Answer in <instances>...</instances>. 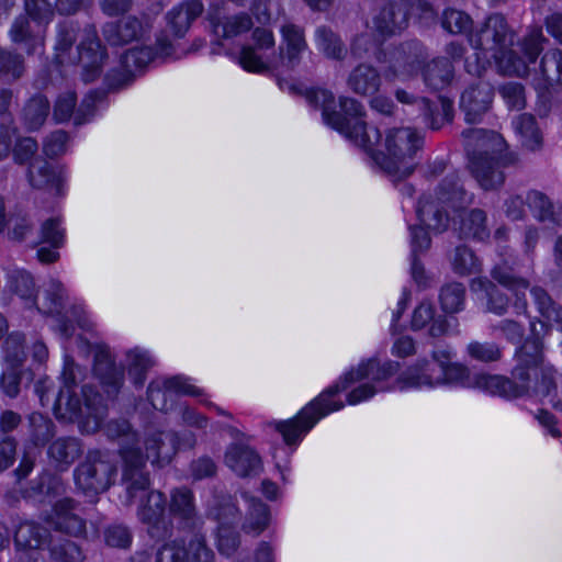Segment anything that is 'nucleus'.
Wrapping results in <instances>:
<instances>
[{"mask_svg": "<svg viewBox=\"0 0 562 562\" xmlns=\"http://www.w3.org/2000/svg\"><path fill=\"white\" fill-rule=\"evenodd\" d=\"M55 434L54 422L38 412L27 417V436L23 443V457L35 454L44 448Z\"/></svg>", "mask_w": 562, "mask_h": 562, "instance_id": "nucleus-24", "label": "nucleus"}, {"mask_svg": "<svg viewBox=\"0 0 562 562\" xmlns=\"http://www.w3.org/2000/svg\"><path fill=\"white\" fill-rule=\"evenodd\" d=\"M252 26L251 18L246 14H237L226 18L222 23L215 26V33L225 38L237 36L241 33L249 31Z\"/></svg>", "mask_w": 562, "mask_h": 562, "instance_id": "nucleus-60", "label": "nucleus"}, {"mask_svg": "<svg viewBox=\"0 0 562 562\" xmlns=\"http://www.w3.org/2000/svg\"><path fill=\"white\" fill-rule=\"evenodd\" d=\"M468 160H474V169L480 170V159L514 157L506 154V143L503 136L493 131L469 128L462 132Z\"/></svg>", "mask_w": 562, "mask_h": 562, "instance_id": "nucleus-10", "label": "nucleus"}, {"mask_svg": "<svg viewBox=\"0 0 562 562\" xmlns=\"http://www.w3.org/2000/svg\"><path fill=\"white\" fill-rule=\"evenodd\" d=\"M493 88L488 82L479 81L470 86L461 95L460 106L468 122L477 121L492 104Z\"/></svg>", "mask_w": 562, "mask_h": 562, "instance_id": "nucleus-23", "label": "nucleus"}, {"mask_svg": "<svg viewBox=\"0 0 562 562\" xmlns=\"http://www.w3.org/2000/svg\"><path fill=\"white\" fill-rule=\"evenodd\" d=\"M423 143L424 136L411 127L392 128L385 136V153L374 149L367 151L371 153L373 161L384 173L397 181L413 173L415 166L412 159Z\"/></svg>", "mask_w": 562, "mask_h": 562, "instance_id": "nucleus-6", "label": "nucleus"}, {"mask_svg": "<svg viewBox=\"0 0 562 562\" xmlns=\"http://www.w3.org/2000/svg\"><path fill=\"white\" fill-rule=\"evenodd\" d=\"M114 473L109 459H86L77 467L75 481L85 494H99L111 486Z\"/></svg>", "mask_w": 562, "mask_h": 562, "instance_id": "nucleus-13", "label": "nucleus"}, {"mask_svg": "<svg viewBox=\"0 0 562 562\" xmlns=\"http://www.w3.org/2000/svg\"><path fill=\"white\" fill-rule=\"evenodd\" d=\"M426 56L424 45L417 40L405 41L387 48L379 47L374 52L376 61L386 65L384 76L387 80L415 76Z\"/></svg>", "mask_w": 562, "mask_h": 562, "instance_id": "nucleus-9", "label": "nucleus"}, {"mask_svg": "<svg viewBox=\"0 0 562 562\" xmlns=\"http://www.w3.org/2000/svg\"><path fill=\"white\" fill-rule=\"evenodd\" d=\"M311 102L321 103L325 123L344 134L357 146L364 150H371L381 139L380 131L368 127L362 120L363 105L353 98L341 97L339 99L340 112L334 110V94L326 90H318L308 95Z\"/></svg>", "mask_w": 562, "mask_h": 562, "instance_id": "nucleus-4", "label": "nucleus"}, {"mask_svg": "<svg viewBox=\"0 0 562 562\" xmlns=\"http://www.w3.org/2000/svg\"><path fill=\"white\" fill-rule=\"evenodd\" d=\"M83 379V371L71 358L66 357L60 375L61 387L54 404L58 418L77 422L80 429L87 434L99 430L106 416L108 408L103 397L93 386L83 385L82 400L77 396L75 389Z\"/></svg>", "mask_w": 562, "mask_h": 562, "instance_id": "nucleus-3", "label": "nucleus"}, {"mask_svg": "<svg viewBox=\"0 0 562 562\" xmlns=\"http://www.w3.org/2000/svg\"><path fill=\"white\" fill-rule=\"evenodd\" d=\"M102 99V93L92 91L86 95L80 106L75 111L77 95L72 91H66L58 95L54 106V119L61 123L68 121L74 115L76 125L88 122L95 112L98 101Z\"/></svg>", "mask_w": 562, "mask_h": 562, "instance_id": "nucleus-16", "label": "nucleus"}, {"mask_svg": "<svg viewBox=\"0 0 562 562\" xmlns=\"http://www.w3.org/2000/svg\"><path fill=\"white\" fill-rule=\"evenodd\" d=\"M431 12L425 0H385L372 16L373 31L383 41L401 34L407 26L411 15Z\"/></svg>", "mask_w": 562, "mask_h": 562, "instance_id": "nucleus-8", "label": "nucleus"}, {"mask_svg": "<svg viewBox=\"0 0 562 562\" xmlns=\"http://www.w3.org/2000/svg\"><path fill=\"white\" fill-rule=\"evenodd\" d=\"M437 364L431 361H418L402 374L401 382L404 387H434L440 385V382L432 379L437 375Z\"/></svg>", "mask_w": 562, "mask_h": 562, "instance_id": "nucleus-40", "label": "nucleus"}, {"mask_svg": "<svg viewBox=\"0 0 562 562\" xmlns=\"http://www.w3.org/2000/svg\"><path fill=\"white\" fill-rule=\"evenodd\" d=\"M9 36L14 44L23 46L29 55L44 46V35L40 30H34L29 18L23 14L12 22Z\"/></svg>", "mask_w": 562, "mask_h": 562, "instance_id": "nucleus-33", "label": "nucleus"}, {"mask_svg": "<svg viewBox=\"0 0 562 562\" xmlns=\"http://www.w3.org/2000/svg\"><path fill=\"white\" fill-rule=\"evenodd\" d=\"M203 4L200 0H187L173 7L167 14V24L176 37H182L191 23L202 14Z\"/></svg>", "mask_w": 562, "mask_h": 562, "instance_id": "nucleus-30", "label": "nucleus"}, {"mask_svg": "<svg viewBox=\"0 0 562 562\" xmlns=\"http://www.w3.org/2000/svg\"><path fill=\"white\" fill-rule=\"evenodd\" d=\"M474 290L485 292L487 297V311L496 315H504L509 306V299L487 278L473 281Z\"/></svg>", "mask_w": 562, "mask_h": 562, "instance_id": "nucleus-46", "label": "nucleus"}, {"mask_svg": "<svg viewBox=\"0 0 562 562\" xmlns=\"http://www.w3.org/2000/svg\"><path fill=\"white\" fill-rule=\"evenodd\" d=\"M527 204L538 221L562 226V205L553 202L546 193L530 190Z\"/></svg>", "mask_w": 562, "mask_h": 562, "instance_id": "nucleus-34", "label": "nucleus"}, {"mask_svg": "<svg viewBox=\"0 0 562 562\" xmlns=\"http://www.w3.org/2000/svg\"><path fill=\"white\" fill-rule=\"evenodd\" d=\"M397 370L398 363L395 362L383 364L376 360L362 362L356 370L346 373L338 383L329 386L317 398L306 405L296 417L280 422L277 429L281 432L286 445H296L322 417L344 407L342 402L331 401L340 391L347 389L351 383L362 380L380 383L395 374Z\"/></svg>", "mask_w": 562, "mask_h": 562, "instance_id": "nucleus-2", "label": "nucleus"}, {"mask_svg": "<svg viewBox=\"0 0 562 562\" xmlns=\"http://www.w3.org/2000/svg\"><path fill=\"white\" fill-rule=\"evenodd\" d=\"M547 42L541 26H530L527 33L519 41L518 45L524 53V58L528 64H535L543 50V44Z\"/></svg>", "mask_w": 562, "mask_h": 562, "instance_id": "nucleus-53", "label": "nucleus"}, {"mask_svg": "<svg viewBox=\"0 0 562 562\" xmlns=\"http://www.w3.org/2000/svg\"><path fill=\"white\" fill-rule=\"evenodd\" d=\"M451 268L459 276H469L480 271V261L473 250L465 246H457L449 255Z\"/></svg>", "mask_w": 562, "mask_h": 562, "instance_id": "nucleus-50", "label": "nucleus"}, {"mask_svg": "<svg viewBox=\"0 0 562 562\" xmlns=\"http://www.w3.org/2000/svg\"><path fill=\"white\" fill-rule=\"evenodd\" d=\"M474 49L492 54L514 44V32L510 30L504 15L494 13L490 15L482 26L469 36Z\"/></svg>", "mask_w": 562, "mask_h": 562, "instance_id": "nucleus-11", "label": "nucleus"}, {"mask_svg": "<svg viewBox=\"0 0 562 562\" xmlns=\"http://www.w3.org/2000/svg\"><path fill=\"white\" fill-rule=\"evenodd\" d=\"M380 71L369 63H360L351 69L347 78L348 88L356 94L368 97L380 90Z\"/></svg>", "mask_w": 562, "mask_h": 562, "instance_id": "nucleus-27", "label": "nucleus"}, {"mask_svg": "<svg viewBox=\"0 0 562 562\" xmlns=\"http://www.w3.org/2000/svg\"><path fill=\"white\" fill-rule=\"evenodd\" d=\"M282 44L280 55L271 61H263L256 53V48L246 46L241 49L239 56L240 66L255 72H261L273 67L283 66L288 69L294 68L301 60L302 53L307 48L304 30L295 24L288 23L281 27Z\"/></svg>", "mask_w": 562, "mask_h": 562, "instance_id": "nucleus-7", "label": "nucleus"}, {"mask_svg": "<svg viewBox=\"0 0 562 562\" xmlns=\"http://www.w3.org/2000/svg\"><path fill=\"white\" fill-rule=\"evenodd\" d=\"M9 288L21 299L32 301L35 293V284L32 276L26 271L14 270L9 273Z\"/></svg>", "mask_w": 562, "mask_h": 562, "instance_id": "nucleus-63", "label": "nucleus"}, {"mask_svg": "<svg viewBox=\"0 0 562 562\" xmlns=\"http://www.w3.org/2000/svg\"><path fill=\"white\" fill-rule=\"evenodd\" d=\"M48 530L34 521L22 522L14 535L16 546L37 549L43 543H48Z\"/></svg>", "mask_w": 562, "mask_h": 562, "instance_id": "nucleus-44", "label": "nucleus"}, {"mask_svg": "<svg viewBox=\"0 0 562 562\" xmlns=\"http://www.w3.org/2000/svg\"><path fill=\"white\" fill-rule=\"evenodd\" d=\"M465 288L462 283L451 282L440 290L439 300L446 313H458L463 308Z\"/></svg>", "mask_w": 562, "mask_h": 562, "instance_id": "nucleus-56", "label": "nucleus"}, {"mask_svg": "<svg viewBox=\"0 0 562 562\" xmlns=\"http://www.w3.org/2000/svg\"><path fill=\"white\" fill-rule=\"evenodd\" d=\"M172 393L200 396L202 390L190 384L187 378L177 375L150 382L147 389V398L155 409L167 412L172 407V401L168 403V396Z\"/></svg>", "mask_w": 562, "mask_h": 562, "instance_id": "nucleus-18", "label": "nucleus"}, {"mask_svg": "<svg viewBox=\"0 0 562 562\" xmlns=\"http://www.w3.org/2000/svg\"><path fill=\"white\" fill-rule=\"evenodd\" d=\"M27 179L33 188L47 190L55 195L61 194L65 182L61 172H57L48 161L41 158L30 164Z\"/></svg>", "mask_w": 562, "mask_h": 562, "instance_id": "nucleus-25", "label": "nucleus"}, {"mask_svg": "<svg viewBox=\"0 0 562 562\" xmlns=\"http://www.w3.org/2000/svg\"><path fill=\"white\" fill-rule=\"evenodd\" d=\"M169 513L178 521V528L182 531L202 530L204 520L199 515L193 492L186 486L175 487L170 491Z\"/></svg>", "mask_w": 562, "mask_h": 562, "instance_id": "nucleus-15", "label": "nucleus"}, {"mask_svg": "<svg viewBox=\"0 0 562 562\" xmlns=\"http://www.w3.org/2000/svg\"><path fill=\"white\" fill-rule=\"evenodd\" d=\"M436 194L439 201L456 210L464 207L473 201V195L464 189L457 171L448 173L441 180Z\"/></svg>", "mask_w": 562, "mask_h": 562, "instance_id": "nucleus-29", "label": "nucleus"}, {"mask_svg": "<svg viewBox=\"0 0 562 562\" xmlns=\"http://www.w3.org/2000/svg\"><path fill=\"white\" fill-rule=\"evenodd\" d=\"M412 328L414 330L428 328V335L438 338L449 333L450 324L443 315L436 314L435 306L430 302H422L414 310Z\"/></svg>", "mask_w": 562, "mask_h": 562, "instance_id": "nucleus-28", "label": "nucleus"}, {"mask_svg": "<svg viewBox=\"0 0 562 562\" xmlns=\"http://www.w3.org/2000/svg\"><path fill=\"white\" fill-rule=\"evenodd\" d=\"M79 504L69 497L58 499L50 514L44 520L54 530L71 537H81L87 532L86 520L76 510Z\"/></svg>", "mask_w": 562, "mask_h": 562, "instance_id": "nucleus-17", "label": "nucleus"}, {"mask_svg": "<svg viewBox=\"0 0 562 562\" xmlns=\"http://www.w3.org/2000/svg\"><path fill=\"white\" fill-rule=\"evenodd\" d=\"M190 532L193 535L186 546V562H215L214 552L207 546L202 530Z\"/></svg>", "mask_w": 562, "mask_h": 562, "instance_id": "nucleus-54", "label": "nucleus"}, {"mask_svg": "<svg viewBox=\"0 0 562 562\" xmlns=\"http://www.w3.org/2000/svg\"><path fill=\"white\" fill-rule=\"evenodd\" d=\"M530 293L544 323H562V307L552 300L543 288L533 286Z\"/></svg>", "mask_w": 562, "mask_h": 562, "instance_id": "nucleus-48", "label": "nucleus"}, {"mask_svg": "<svg viewBox=\"0 0 562 562\" xmlns=\"http://www.w3.org/2000/svg\"><path fill=\"white\" fill-rule=\"evenodd\" d=\"M25 72V63L22 55L0 49V78L7 81H15Z\"/></svg>", "mask_w": 562, "mask_h": 562, "instance_id": "nucleus-55", "label": "nucleus"}, {"mask_svg": "<svg viewBox=\"0 0 562 562\" xmlns=\"http://www.w3.org/2000/svg\"><path fill=\"white\" fill-rule=\"evenodd\" d=\"M104 432L109 439L119 441L121 457H172L189 451L195 443L191 432L180 437L173 431H161L148 436L143 450L136 434L125 419L109 422Z\"/></svg>", "mask_w": 562, "mask_h": 562, "instance_id": "nucleus-5", "label": "nucleus"}, {"mask_svg": "<svg viewBox=\"0 0 562 562\" xmlns=\"http://www.w3.org/2000/svg\"><path fill=\"white\" fill-rule=\"evenodd\" d=\"M25 16L31 19L40 29L46 26L53 19L54 10L47 0H24Z\"/></svg>", "mask_w": 562, "mask_h": 562, "instance_id": "nucleus-61", "label": "nucleus"}, {"mask_svg": "<svg viewBox=\"0 0 562 562\" xmlns=\"http://www.w3.org/2000/svg\"><path fill=\"white\" fill-rule=\"evenodd\" d=\"M106 58V49L102 45L95 27H86L85 36L77 46L71 64L81 65L83 80L91 82L100 76Z\"/></svg>", "mask_w": 562, "mask_h": 562, "instance_id": "nucleus-12", "label": "nucleus"}, {"mask_svg": "<svg viewBox=\"0 0 562 562\" xmlns=\"http://www.w3.org/2000/svg\"><path fill=\"white\" fill-rule=\"evenodd\" d=\"M315 42L327 58L342 60L347 55V48L340 36L326 25L316 29Z\"/></svg>", "mask_w": 562, "mask_h": 562, "instance_id": "nucleus-42", "label": "nucleus"}, {"mask_svg": "<svg viewBox=\"0 0 562 562\" xmlns=\"http://www.w3.org/2000/svg\"><path fill=\"white\" fill-rule=\"evenodd\" d=\"M24 335L19 331L11 333L3 342L4 359L8 364L21 366L25 359Z\"/></svg>", "mask_w": 562, "mask_h": 562, "instance_id": "nucleus-64", "label": "nucleus"}, {"mask_svg": "<svg viewBox=\"0 0 562 562\" xmlns=\"http://www.w3.org/2000/svg\"><path fill=\"white\" fill-rule=\"evenodd\" d=\"M206 516L218 525L237 524L239 510L229 494L214 490L206 506Z\"/></svg>", "mask_w": 562, "mask_h": 562, "instance_id": "nucleus-35", "label": "nucleus"}, {"mask_svg": "<svg viewBox=\"0 0 562 562\" xmlns=\"http://www.w3.org/2000/svg\"><path fill=\"white\" fill-rule=\"evenodd\" d=\"M154 60L155 53L153 47H135L126 50L121 57L124 79L119 87L128 85L137 72L143 71Z\"/></svg>", "mask_w": 562, "mask_h": 562, "instance_id": "nucleus-37", "label": "nucleus"}, {"mask_svg": "<svg viewBox=\"0 0 562 562\" xmlns=\"http://www.w3.org/2000/svg\"><path fill=\"white\" fill-rule=\"evenodd\" d=\"M166 497L159 491H150L146 494V501H142L137 516L143 524L148 526L147 531L151 538L164 539L169 535V526L165 514Z\"/></svg>", "mask_w": 562, "mask_h": 562, "instance_id": "nucleus-20", "label": "nucleus"}, {"mask_svg": "<svg viewBox=\"0 0 562 562\" xmlns=\"http://www.w3.org/2000/svg\"><path fill=\"white\" fill-rule=\"evenodd\" d=\"M514 157L480 159L479 171L474 169V160H469V170L484 190L501 188L505 182L504 168L514 164Z\"/></svg>", "mask_w": 562, "mask_h": 562, "instance_id": "nucleus-22", "label": "nucleus"}, {"mask_svg": "<svg viewBox=\"0 0 562 562\" xmlns=\"http://www.w3.org/2000/svg\"><path fill=\"white\" fill-rule=\"evenodd\" d=\"M237 524H222L217 527V533H216V547L221 554L231 557L233 555L239 544V533L235 529Z\"/></svg>", "mask_w": 562, "mask_h": 562, "instance_id": "nucleus-59", "label": "nucleus"}, {"mask_svg": "<svg viewBox=\"0 0 562 562\" xmlns=\"http://www.w3.org/2000/svg\"><path fill=\"white\" fill-rule=\"evenodd\" d=\"M23 379L31 381L32 372L20 369V366L9 364L2 373L0 387L7 396L14 398L20 393V384Z\"/></svg>", "mask_w": 562, "mask_h": 562, "instance_id": "nucleus-57", "label": "nucleus"}, {"mask_svg": "<svg viewBox=\"0 0 562 562\" xmlns=\"http://www.w3.org/2000/svg\"><path fill=\"white\" fill-rule=\"evenodd\" d=\"M453 72L452 63L446 57H438L425 65L423 79L430 90L439 91L451 83Z\"/></svg>", "mask_w": 562, "mask_h": 562, "instance_id": "nucleus-36", "label": "nucleus"}, {"mask_svg": "<svg viewBox=\"0 0 562 562\" xmlns=\"http://www.w3.org/2000/svg\"><path fill=\"white\" fill-rule=\"evenodd\" d=\"M150 29L147 16L128 14L116 21L106 22L102 27V34L110 45L123 46L143 40Z\"/></svg>", "mask_w": 562, "mask_h": 562, "instance_id": "nucleus-14", "label": "nucleus"}, {"mask_svg": "<svg viewBox=\"0 0 562 562\" xmlns=\"http://www.w3.org/2000/svg\"><path fill=\"white\" fill-rule=\"evenodd\" d=\"M459 233L461 237L485 240L490 237L487 215L481 209H472L460 215Z\"/></svg>", "mask_w": 562, "mask_h": 562, "instance_id": "nucleus-39", "label": "nucleus"}, {"mask_svg": "<svg viewBox=\"0 0 562 562\" xmlns=\"http://www.w3.org/2000/svg\"><path fill=\"white\" fill-rule=\"evenodd\" d=\"M64 484L59 476L44 473L40 476L37 483L32 486L30 496H38L40 502L46 498H54L64 493Z\"/></svg>", "mask_w": 562, "mask_h": 562, "instance_id": "nucleus-58", "label": "nucleus"}, {"mask_svg": "<svg viewBox=\"0 0 562 562\" xmlns=\"http://www.w3.org/2000/svg\"><path fill=\"white\" fill-rule=\"evenodd\" d=\"M514 128L527 148L533 150L541 145L542 136L533 115L525 113L517 116L514 121Z\"/></svg>", "mask_w": 562, "mask_h": 562, "instance_id": "nucleus-51", "label": "nucleus"}, {"mask_svg": "<svg viewBox=\"0 0 562 562\" xmlns=\"http://www.w3.org/2000/svg\"><path fill=\"white\" fill-rule=\"evenodd\" d=\"M542 348V341L537 337L524 342L516 352L517 364L512 372L513 379L485 373L471 378L468 368L460 363L438 368L437 375L432 379L440 382V385L473 386L506 398H516L532 392L549 397L550 403L562 411V403L554 402L557 386L553 369L544 364Z\"/></svg>", "mask_w": 562, "mask_h": 562, "instance_id": "nucleus-1", "label": "nucleus"}, {"mask_svg": "<svg viewBox=\"0 0 562 562\" xmlns=\"http://www.w3.org/2000/svg\"><path fill=\"white\" fill-rule=\"evenodd\" d=\"M50 104L46 97L36 94L32 97L23 109V121L30 131L38 130L46 121Z\"/></svg>", "mask_w": 562, "mask_h": 562, "instance_id": "nucleus-43", "label": "nucleus"}, {"mask_svg": "<svg viewBox=\"0 0 562 562\" xmlns=\"http://www.w3.org/2000/svg\"><path fill=\"white\" fill-rule=\"evenodd\" d=\"M79 26L72 21H64L57 25L55 38V60L60 64L72 63V46L78 38Z\"/></svg>", "mask_w": 562, "mask_h": 562, "instance_id": "nucleus-38", "label": "nucleus"}, {"mask_svg": "<svg viewBox=\"0 0 562 562\" xmlns=\"http://www.w3.org/2000/svg\"><path fill=\"white\" fill-rule=\"evenodd\" d=\"M491 276L493 280L514 293L516 297L514 302V308L516 310V313L526 314L527 301L525 299V292L529 288V282L526 279L518 277L514 272L513 268L507 263L495 266L491 271Z\"/></svg>", "mask_w": 562, "mask_h": 562, "instance_id": "nucleus-26", "label": "nucleus"}, {"mask_svg": "<svg viewBox=\"0 0 562 562\" xmlns=\"http://www.w3.org/2000/svg\"><path fill=\"white\" fill-rule=\"evenodd\" d=\"M395 98L403 104L417 105L425 123L428 124L431 130H439L445 122L452 121L453 104L447 98L440 97V109L431 103L429 99L415 97L404 89H397L395 91Z\"/></svg>", "mask_w": 562, "mask_h": 562, "instance_id": "nucleus-19", "label": "nucleus"}, {"mask_svg": "<svg viewBox=\"0 0 562 562\" xmlns=\"http://www.w3.org/2000/svg\"><path fill=\"white\" fill-rule=\"evenodd\" d=\"M497 70L505 76L525 77L529 72V64L512 47H504L492 54Z\"/></svg>", "mask_w": 562, "mask_h": 562, "instance_id": "nucleus-41", "label": "nucleus"}, {"mask_svg": "<svg viewBox=\"0 0 562 562\" xmlns=\"http://www.w3.org/2000/svg\"><path fill=\"white\" fill-rule=\"evenodd\" d=\"M441 26L450 34H467L470 36L472 33L473 20L464 11L448 8L441 14Z\"/></svg>", "mask_w": 562, "mask_h": 562, "instance_id": "nucleus-52", "label": "nucleus"}, {"mask_svg": "<svg viewBox=\"0 0 562 562\" xmlns=\"http://www.w3.org/2000/svg\"><path fill=\"white\" fill-rule=\"evenodd\" d=\"M127 371L137 387H142L146 380L147 371L154 366V360L147 351L139 348L132 349L126 355Z\"/></svg>", "mask_w": 562, "mask_h": 562, "instance_id": "nucleus-49", "label": "nucleus"}, {"mask_svg": "<svg viewBox=\"0 0 562 562\" xmlns=\"http://www.w3.org/2000/svg\"><path fill=\"white\" fill-rule=\"evenodd\" d=\"M48 550L50 562H82L85 560L81 548L65 538L49 537Z\"/></svg>", "mask_w": 562, "mask_h": 562, "instance_id": "nucleus-45", "label": "nucleus"}, {"mask_svg": "<svg viewBox=\"0 0 562 562\" xmlns=\"http://www.w3.org/2000/svg\"><path fill=\"white\" fill-rule=\"evenodd\" d=\"M445 203L431 194L423 195L419 199L416 210L418 220L435 232H443L448 227L449 215Z\"/></svg>", "mask_w": 562, "mask_h": 562, "instance_id": "nucleus-31", "label": "nucleus"}, {"mask_svg": "<svg viewBox=\"0 0 562 562\" xmlns=\"http://www.w3.org/2000/svg\"><path fill=\"white\" fill-rule=\"evenodd\" d=\"M94 373L109 396H115L124 383V371L117 368L111 356L101 350L95 355Z\"/></svg>", "mask_w": 562, "mask_h": 562, "instance_id": "nucleus-32", "label": "nucleus"}, {"mask_svg": "<svg viewBox=\"0 0 562 562\" xmlns=\"http://www.w3.org/2000/svg\"><path fill=\"white\" fill-rule=\"evenodd\" d=\"M245 499L248 503L249 513L243 529L246 532H255L259 535L262 532L269 522V509L259 498L244 494Z\"/></svg>", "mask_w": 562, "mask_h": 562, "instance_id": "nucleus-47", "label": "nucleus"}, {"mask_svg": "<svg viewBox=\"0 0 562 562\" xmlns=\"http://www.w3.org/2000/svg\"><path fill=\"white\" fill-rule=\"evenodd\" d=\"M122 484L125 486L127 504L131 505L138 493L150 486V471L145 459H122Z\"/></svg>", "mask_w": 562, "mask_h": 562, "instance_id": "nucleus-21", "label": "nucleus"}, {"mask_svg": "<svg viewBox=\"0 0 562 562\" xmlns=\"http://www.w3.org/2000/svg\"><path fill=\"white\" fill-rule=\"evenodd\" d=\"M540 71L549 83L560 82L562 80V52L560 49L548 50L541 58Z\"/></svg>", "mask_w": 562, "mask_h": 562, "instance_id": "nucleus-62", "label": "nucleus"}]
</instances>
